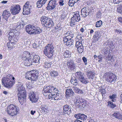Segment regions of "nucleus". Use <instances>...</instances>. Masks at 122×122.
I'll use <instances>...</instances> for the list:
<instances>
[{
	"mask_svg": "<svg viewBox=\"0 0 122 122\" xmlns=\"http://www.w3.org/2000/svg\"><path fill=\"white\" fill-rule=\"evenodd\" d=\"M44 95L45 93H48L49 99L56 100H60L63 98L62 93H60L58 89L52 86H45L43 91Z\"/></svg>",
	"mask_w": 122,
	"mask_h": 122,
	"instance_id": "f257e3e1",
	"label": "nucleus"
},
{
	"mask_svg": "<svg viewBox=\"0 0 122 122\" xmlns=\"http://www.w3.org/2000/svg\"><path fill=\"white\" fill-rule=\"evenodd\" d=\"M15 78L12 77L10 74L8 75L6 77L3 78L2 80V84L7 87H11L15 83Z\"/></svg>",
	"mask_w": 122,
	"mask_h": 122,
	"instance_id": "f03ea898",
	"label": "nucleus"
},
{
	"mask_svg": "<svg viewBox=\"0 0 122 122\" xmlns=\"http://www.w3.org/2000/svg\"><path fill=\"white\" fill-rule=\"evenodd\" d=\"M54 49L52 45L49 44L46 46L43 51L44 53L48 58H52Z\"/></svg>",
	"mask_w": 122,
	"mask_h": 122,
	"instance_id": "7ed1b4c3",
	"label": "nucleus"
},
{
	"mask_svg": "<svg viewBox=\"0 0 122 122\" xmlns=\"http://www.w3.org/2000/svg\"><path fill=\"white\" fill-rule=\"evenodd\" d=\"M38 71L33 70L29 72H27L25 75V77L31 81H36L37 80L38 76Z\"/></svg>",
	"mask_w": 122,
	"mask_h": 122,
	"instance_id": "20e7f679",
	"label": "nucleus"
},
{
	"mask_svg": "<svg viewBox=\"0 0 122 122\" xmlns=\"http://www.w3.org/2000/svg\"><path fill=\"white\" fill-rule=\"evenodd\" d=\"M19 108L13 104L8 107L7 112L9 115L11 116L16 115L18 113Z\"/></svg>",
	"mask_w": 122,
	"mask_h": 122,
	"instance_id": "39448f33",
	"label": "nucleus"
},
{
	"mask_svg": "<svg viewBox=\"0 0 122 122\" xmlns=\"http://www.w3.org/2000/svg\"><path fill=\"white\" fill-rule=\"evenodd\" d=\"M80 20V17L79 12H75L73 15V16L71 18V21L70 22V25L71 26L75 25L77 22H79Z\"/></svg>",
	"mask_w": 122,
	"mask_h": 122,
	"instance_id": "423d86ee",
	"label": "nucleus"
},
{
	"mask_svg": "<svg viewBox=\"0 0 122 122\" xmlns=\"http://www.w3.org/2000/svg\"><path fill=\"white\" fill-rule=\"evenodd\" d=\"M18 99L21 105H22L25 102L26 99V94L25 91H23L19 92L17 94Z\"/></svg>",
	"mask_w": 122,
	"mask_h": 122,
	"instance_id": "0eeeda50",
	"label": "nucleus"
},
{
	"mask_svg": "<svg viewBox=\"0 0 122 122\" xmlns=\"http://www.w3.org/2000/svg\"><path fill=\"white\" fill-rule=\"evenodd\" d=\"M105 76L107 81L110 83L114 82L117 78L116 76L111 72H106L105 74Z\"/></svg>",
	"mask_w": 122,
	"mask_h": 122,
	"instance_id": "6e6552de",
	"label": "nucleus"
},
{
	"mask_svg": "<svg viewBox=\"0 0 122 122\" xmlns=\"http://www.w3.org/2000/svg\"><path fill=\"white\" fill-rule=\"evenodd\" d=\"M75 74L78 79L82 83L86 84L88 82L86 78L84 77L85 76L83 73L81 71L76 72Z\"/></svg>",
	"mask_w": 122,
	"mask_h": 122,
	"instance_id": "1a4fd4ad",
	"label": "nucleus"
},
{
	"mask_svg": "<svg viewBox=\"0 0 122 122\" xmlns=\"http://www.w3.org/2000/svg\"><path fill=\"white\" fill-rule=\"evenodd\" d=\"M69 36H66L63 37V41L64 43H66V45L67 46L71 47L73 46L74 40L71 37H69Z\"/></svg>",
	"mask_w": 122,
	"mask_h": 122,
	"instance_id": "9d476101",
	"label": "nucleus"
},
{
	"mask_svg": "<svg viewBox=\"0 0 122 122\" xmlns=\"http://www.w3.org/2000/svg\"><path fill=\"white\" fill-rule=\"evenodd\" d=\"M58 3L56 0H51L49 1L46 8L47 10H51L56 7Z\"/></svg>",
	"mask_w": 122,
	"mask_h": 122,
	"instance_id": "9b49d317",
	"label": "nucleus"
},
{
	"mask_svg": "<svg viewBox=\"0 0 122 122\" xmlns=\"http://www.w3.org/2000/svg\"><path fill=\"white\" fill-rule=\"evenodd\" d=\"M31 8V6L29 4V2H27L24 5L23 14L24 15H28L30 13V10Z\"/></svg>",
	"mask_w": 122,
	"mask_h": 122,
	"instance_id": "f8f14e48",
	"label": "nucleus"
},
{
	"mask_svg": "<svg viewBox=\"0 0 122 122\" xmlns=\"http://www.w3.org/2000/svg\"><path fill=\"white\" fill-rule=\"evenodd\" d=\"M20 10V6L19 5H15L12 6L10 10L12 14L15 15L18 14Z\"/></svg>",
	"mask_w": 122,
	"mask_h": 122,
	"instance_id": "ddd939ff",
	"label": "nucleus"
},
{
	"mask_svg": "<svg viewBox=\"0 0 122 122\" xmlns=\"http://www.w3.org/2000/svg\"><path fill=\"white\" fill-rule=\"evenodd\" d=\"M13 39L9 40V42H8L7 45V46L9 48L15 47L16 46V42L17 41L18 39L13 37Z\"/></svg>",
	"mask_w": 122,
	"mask_h": 122,
	"instance_id": "4468645a",
	"label": "nucleus"
},
{
	"mask_svg": "<svg viewBox=\"0 0 122 122\" xmlns=\"http://www.w3.org/2000/svg\"><path fill=\"white\" fill-rule=\"evenodd\" d=\"M29 98L30 101L32 102L35 103L37 102L38 99L37 95L32 92L29 94Z\"/></svg>",
	"mask_w": 122,
	"mask_h": 122,
	"instance_id": "2eb2a0df",
	"label": "nucleus"
},
{
	"mask_svg": "<svg viewBox=\"0 0 122 122\" xmlns=\"http://www.w3.org/2000/svg\"><path fill=\"white\" fill-rule=\"evenodd\" d=\"M76 102L80 103L79 106L80 107L82 108L86 106V101L85 100L82 98L81 97L80 98L76 100Z\"/></svg>",
	"mask_w": 122,
	"mask_h": 122,
	"instance_id": "dca6fc26",
	"label": "nucleus"
},
{
	"mask_svg": "<svg viewBox=\"0 0 122 122\" xmlns=\"http://www.w3.org/2000/svg\"><path fill=\"white\" fill-rule=\"evenodd\" d=\"M35 26L31 25H27L26 28V32L29 34H33V31L35 30Z\"/></svg>",
	"mask_w": 122,
	"mask_h": 122,
	"instance_id": "f3484780",
	"label": "nucleus"
},
{
	"mask_svg": "<svg viewBox=\"0 0 122 122\" xmlns=\"http://www.w3.org/2000/svg\"><path fill=\"white\" fill-rule=\"evenodd\" d=\"M81 12L82 17H85L89 15L90 10L88 8L84 7L81 9Z\"/></svg>",
	"mask_w": 122,
	"mask_h": 122,
	"instance_id": "a211bd4d",
	"label": "nucleus"
},
{
	"mask_svg": "<svg viewBox=\"0 0 122 122\" xmlns=\"http://www.w3.org/2000/svg\"><path fill=\"white\" fill-rule=\"evenodd\" d=\"M74 93L72 89L68 88L66 90V96L67 99L74 96Z\"/></svg>",
	"mask_w": 122,
	"mask_h": 122,
	"instance_id": "6ab92c4d",
	"label": "nucleus"
},
{
	"mask_svg": "<svg viewBox=\"0 0 122 122\" xmlns=\"http://www.w3.org/2000/svg\"><path fill=\"white\" fill-rule=\"evenodd\" d=\"M10 12L6 10L4 11L2 14V17L4 20L7 21L8 18L10 16Z\"/></svg>",
	"mask_w": 122,
	"mask_h": 122,
	"instance_id": "aec40b11",
	"label": "nucleus"
},
{
	"mask_svg": "<svg viewBox=\"0 0 122 122\" xmlns=\"http://www.w3.org/2000/svg\"><path fill=\"white\" fill-rule=\"evenodd\" d=\"M63 112L69 115L71 112L72 109H71V107L69 106L66 105L63 107Z\"/></svg>",
	"mask_w": 122,
	"mask_h": 122,
	"instance_id": "412c9836",
	"label": "nucleus"
},
{
	"mask_svg": "<svg viewBox=\"0 0 122 122\" xmlns=\"http://www.w3.org/2000/svg\"><path fill=\"white\" fill-rule=\"evenodd\" d=\"M67 67L70 69L72 68H74L75 66V65L73 62L72 59L71 58H69L67 60Z\"/></svg>",
	"mask_w": 122,
	"mask_h": 122,
	"instance_id": "4be33fe9",
	"label": "nucleus"
},
{
	"mask_svg": "<svg viewBox=\"0 0 122 122\" xmlns=\"http://www.w3.org/2000/svg\"><path fill=\"white\" fill-rule=\"evenodd\" d=\"M50 19V18L46 16L42 17L41 18V21L42 24L44 25V26L45 24L47 23L48 21H49Z\"/></svg>",
	"mask_w": 122,
	"mask_h": 122,
	"instance_id": "5701e85b",
	"label": "nucleus"
},
{
	"mask_svg": "<svg viewBox=\"0 0 122 122\" xmlns=\"http://www.w3.org/2000/svg\"><path fill=\"white\" fill-rule=\"evenodd\" d=\"M16 87L17 90L18 92L23 91H25L24 90L25 88L22 85L21 83L18 82V84L16 85Z\"/></svg>",
	"mask_w": 122,
	"mask_h": 122,
	"instance_id": "b1692460",
	"label": "nucleus"
},
{
	"mask_svg": "<svg viewBox=\"0 0 122 122\" xmlns=\"http://www.w3.org/2000/svg\"><path fill=\"white\" fill-rule=\"evenodd\" d=\"M22 58L23 60H25L29 58H31V56L29 52L26 51L24 52L22 55Z\"/></svg>",
	"mask_w": 122,
	"mask_h": 122,
	"instance_id": "393cba45",
	"label": "nucleus"
},
{
	"mask_svg": "<svg viewBox=\"0 0 122 122\" xmlns=\"http://www.w3.org/2000/svg\"><path fill=\"white\" fill-rule=\"evenodd\" d=\"M40 59V57L38 55H35L34 56L33 59V63H38V64L40 63L41 61Z\"/></svg>",
	"mask_w": 122,
	"mask_h": 122,
	"instance_id": "a878e982",
	"label": "nucleus"
},
{
	"mask_svg": "<svg viewBox=\"0 0 122 122\" xmlns=\"http://www.w3.org/2000/svg\"><path fill=\"white\" fill-rule=\"evenodd\" d=\"M101 36V35L97 31H96L94 33L93 36V38L96 41L98 40V39L100 38Z\"/></svg>",
	"mask_w": 122,
	"mask_h": 122,
	"instance_id": "bb28decb",
	"label": "nucleus"
},
{
	"mask_svg": "<svg viewBox=\"0 0 122 122\" xmlns=\"http://www.w3.org/2000/svg\"><path fill=\"white\" fill-rule=\"evenodd\" d=\"M70 81L72 84L76 85L78 84V80H77L76 77L74 76H72Z\"/></svg>",
	"mask_w": 122,
	"mask_h": 122,
	"instance_id": "cd10ccee",
	"label": "nucleus"
},
{
	"mask_svg": "<svg viewBox=\"0 0 122 122\" xmlns=\"http://www.w3.org/2000/svg\"><path fill=\"white\" fill-rule=\"evenodd\" d=\"M14 30H12V31H11V32H9L8 36V39L9 40H10L11 39H13V37H14L15 38L17 39V37H16L15 36V35L14 34V33L13 32H13V31Z\"/></svg>",
	"mask_w": 122,
	"mask_h": 122,
	"instance_id": "c85d7f7f",
	"label": "nucleus"
},
{
	"mask_svg": "<svg viewBox=\"0 0 122 122\" xmlns=\"http://www.w3.org/2000/svg\"><path fill=\"white\" fill-rule=\"evenodd\" d=\"M53 22L51 19L49 21H48L47 23L46 24H45L44 26L46 27L50 28L53 25Z\"/></svg>",
	"mask_w": 122,
	"mask_h": 122,
	"instance_id": "c756f323",
	"label": "nucleus"
},
{
	"mask_svg": "<svg viewBox=\"0 0 122 122\" xmlns=\"http://www.w3.org/2000/svg\"><path fill=\"white\" fill-rule=\"evenodd\" d=\"M113 115L117 118L120 120H122V115L120 113L115 112Z\"/></svg>",
	"mask_w": 122,
	"mask_h": 122,
	"instance_id": "7c9ffc66",
	"label": "nucleus"
},
{
	"mask_svg": "<svg viewBox=\"0 0 122 122\" xmlns=\"http://www.w3.org/2000/svg\"><path fill=\"white\" fill-rule=\"evenodd\" d=\"M50 73L51 76L53 77H56L58 75V72L55 71H51Z\"/></svg>",
	"mask_w": 122,
	"mask_h": 122,
	"instance_id": "2f4dec72",
	"label": "nucleus"
},
{
	"mask_svg": "<svg viewBox=\"0 0 122 122\" xmlns=\"http://www.w3.org/2000/svg\"><path fill=\"white\" fill-rule=\"evenodd\" d=\"M35 30L33 31V34H40L42 32V30L39 28H36L35 27Z\"/></svg>",
	"mask_w": 122,
	"mask_h": 122,
	"instance_id": "473e14b6",
	"label": "nucleus"
},
{
	"mask_svg": "<svg viewBox=\"0 0 122 122\" xmlns=\"http://www.w3.org/2000/svg\"><path fill=\"white\" fill-rule=\"evenodd\" d=\"M24 23V22L22 21H21L17 23V27H16V30H17V29L16 28H17L18 29H22V28L23 27V24Z\"/></svg>",
	"mask_w": 122,
	"mask_h": 122,
	"instance_id": "72a5a7b5",
	"label": "nucleus"
},
{
	"mask_svg": "<svg viewBox=\"0 0 122 122\" xmlns=\"http://www.w3.org/2000/svg\"><path fill=\"white\" fill-rule=\"evenodd\" d=\"M71 52L68 51H66L63 54L64 56L66 58L69 57L71 56Z\"/></svg>",
	"mask_w": 122,
	"mask_h": 122,
	"instance_id": "f704fd0d",
	"label": "nucleus"
},
{
	"mask_svg": "<svg viewBox=\"0 0 122 122\" xmlns=\"http://www.w3.org/2000/svg\"><path fill=\"white\" fill-rule=\"evenodd\" d=\"M69 36V37H71L72 38L74 36V33L71 31H68L64 35L65 36Z\"/></svg>",
	"mask_w": 122,
	"mask_h": 122,
	"instance_id": "c9c22d12",
	"label": "nucleus"
},
{
	"mask_svg": "<svg viewBox=\"0 0 122 122\" xmlns=\"http://www.w3.org/2000/svg\"><path fill=\"white\" fill-rule=\"evenodd\" d=\"M108 105L112 109L114 108L116 106L115 104L111 101H109L108 102Z\"/></svg>",
	"mask_w": 122,
	"mask_h": 122,
	"instance_id": "e433bc0d",
	"label": "nucleus"
},
{
	"mask_svg": "<svg viewBox=\"0 0 122 122\" xmlns=\"http://www.w3.org/2000/svg\"><path fill=\"white\" fill-rule=\"evenodd\" d=\"M37 6L38 8L41 7L44 5V3L41 0L37 1L36 3Z\"/></svg>",
	"mask_w": 122,
	"mask_h": 122,
	"instance_id": "4c0bfd02",
	"label": "nucleus"
},
{
	"mask_svg": "<svg viewBox=\"0 0 122 122\" xmlns=\"http://www.w3.org/2000/svg\"><path fill=\"white\" fill-rule=\"evenodd\" d=\"M81 46H83L81 42L77 41L76 42L75 47L77 48L81 47Z\"/></svg>",
	"mask_w": 122,
	"mask_h": 122,
	"instance_id": "58836bf2",
	"label": "nucleus"
},
{
	"mask_svg": "<svg viewBox=\"0 0 122 122\" xmlns=\"http://www.w3.org/2000/svg\"><path fill=\"white\" fill-rule=\"evenodd\" d=\"M107 43L109 46L110 47H113L114 46L113 42L111 40H109L107 41Z\"/></svg>",
	"mask_w": 122,
	"mask_h": 122,
	"instance_id": "ea45409f",
	"label": "nucleus"
},
{
	"mask_svg": "<svg viewBox=\"0 0 122 122\" xmlns=\"http://www.w3.org/2000/svg\"><path fill=\"white\" fill-rule=\"evenodd\" d=\"M62 28L59 25V26H57L56 27H55V31L56 32H60V31L61 30Z\"/></svg>",
	"mask_w": 122,
	"mask_h": 122,
	"instance_id": "a19ab883",
	"label": "nucleus"
},
{
	"mask_svg": "<svg viewBox=\"0 0 122 122\" xmlns=\"http://www.w3.org/2000/svg\"><path fill=\"white\" fill-rule=\"evenodd\" d=\"M102 22L101 20L97 21L96 23V26L97 27H100L102 25Z\"/></svg>",
	"mask_w": 122,
	"mask_h": 122,
	"instance_id": "79ce46f5",
	"label": "nucleus"
},
{
	"mask_svg": "<svg viewBox=\"0 0 122 122\" xmlns=\"http://www.w3.org/2000/svg\"><path fill=\"white\" fill-rule=\"evenodd\" d=\"M51 62H46L45 63L44 66L46 68H49L51 67Z\"/></svg>",
	"mask_w": 122,
	"mask_h": 122,
	"instance_id": "37998d69",
	"label": "nucleus"
},
{
	"mask_svg": "<svg viewBox=\"0 0 122 122\" xmlns=\"http://www.w3.org/2000/svg\"><path fill=\"white\" fill-rule=\"evenodd\" d=\"M75 2L74 0H69L68 2L69 5L71 6H73L75 3H76V2Z\"/></svg>",
	"mask_w": 122,
	"mask_h": 122,
	"instance_id": "c03bdc74",
	"label": "nucleus"
},
{
	"mask_svg": "<svg viewBox=\"0 0 122 122\" xmlns=\"http://www.w3.org/2000/svg\"><path fill=\"white\" fill-rule=\"evenodd\" d=\"M77 49L78 53H81L83 51V46H81V47L77 48Z\"/></svg>",
	"mask_w": 122,
	"mask_h": 122,
	"instance_id": "a18cd8bd",
	"label": "nucleus"
},
{
	"mask_svg": "<svg viewBox=\"0 0 122 122\" xmlns=\"http://www.w3.org/2000/svg\"><path fill=\"white\" fill-rule=\"evenodd\" d=\"M82 114L79 113L75 115L74 117L76 119L81 120Z\"/></svg>",
	"mask_w": 122,
	"mask_h": 122,
	"instance_id": "49530a36",
	"label": "nucleus"
},
{
	"mask_svg": "<svg viewBox=\"0 0 122 122\" xmlns=\"http://www.w3.org/2000/svg\"><path fill=\"white\" fill-rule=\"evenodd\" d=\"M87 118V117L84 114H82V116L81 117V120L84 121L86 120Z\"/></svg>",
	"mask_w": 122,
	"mask_h": 122,
	"instance_id": "de8ad7c7",
	"label": "nucleus"
},
{
	"mask_svg": "<svg viewBox=\"0 0 122 122\" xmlns=\"http://www.w3.org/2000/svg\"><path fill=\"white\" fill-rule=\"evenodd\" d=\"M33 48L35 49H37L39 48V46L38 44H37L36 43H34L33 44Z\"/></svg>",
	"mask_w": 122,
	"mask_h": 122,
	"instance_id": "09e8293b",
	"label": "nucleus"
},
{
	"mask_svg": "<svg viewBox=\"0 0 122 122\" xmlns=\"http://www.w3.org/2000/svg\"><path fill=\"white\" fill-rule=\"evenodd\" d=\"M83 62L86 65L87 64V60L86 58L84 57H83L82 58Z\"/></svg>",
	"mask_w": 122,
	"mask_h": 122,
	"instance_id": "8fccbe9b",
	"label": "nucleus"
},
{
	"mask_svg": "<svg viewBox=\"0 0 122 122\" xmlns=\"http://www.w3.org/2000/svg\"><path fill=\"white\" fill-rule=\"evenodd\" d=\"M28 60L29 61V63L30 64V66L34 65L33 62V59H32L31 58V59L29 58V59H28Z\"/></svg>",
	"mask_w": 122,
	"mask_h": 122,
	"instance_id": "3c124183",
	"label": "nucleus"
},
{
	"mask_svg": "<svg viewBox=\"0 0 122 122\" xmlns=\"http://www.w3.org/2000/svg\"><path fill=\"white\" fill-rule=\"evenodd\" d=\"M25 60V64L27 66H30V64H29L28 59H26Z\"/></svg>",
	"mask_w": 122,
	"mask_h": 122,
	"instance_id": "603ef678",
	"label": "nucleus"
},
{
	"mask_svg": "<svg viewBox=\"0 0 122 122\" xmlns=\"http://www.w3.org/2000/svg\"><path fill=\"white\" fill-rule=\"evenodd\" d=\"M58 2L61 6H62L64 5V1L63 0H61Z\"/></svg>",
	"mask_w": 122,
	"mask_h": 122,
	"instance_id": "864d4df0",
	"label": "nucleus"
},
{
	"mask_svg": "<svg viewBox=\"0 0 122 122\" xmlns=\"http://www.w3.org/2000/svg\"><path fill=\"white\" fill-rule=\"evenodd\" d=\"M116 95L115 94H113L112 96H109V98L111 99H114L116 97Z\"/></svg>",
	"mask_w": 122,
	"mask_h": 122,
	"instance_id": "5fc2aeb1",
	"label": "nucleus"
},
{
	"mask_svg": "<svg viewBox=\"0 0 122 122\" xmlns=\"http://www.w3.org/2000/svg\"><path fill=\"white\" fill-rule=\"evenodd\" d=\"M99 91L100 92H101L102 96H103V95L105 94L106 93L105 90L104 89H101Z\"/></svg>",
	"mask_w": 122,
	"mask_h": 122,
	"instance_id": "6e6d98bb",
	"label": "nucleus"
},
{
	"mask_svg": "<svg viewBox=\"0 0 122 122\" xmlns=\"http://www.w3.org/2000/svg\"><path fill=\"white\" fill-rule=\"evenodd\" d=\"M101 14V13L100 11H98L96 14V16L98 18H99L100 17Z\"/></svg>",
	"mask_w": 122,
	"mask_h": 122,
	"instance_id": "4d7b16f0",
	"label": "nucleus"
},
{
	"mask_svg": "<svg viewBox=\"0 0 122 122\" xmlns=\"http://www.w3.org/2000/svg\"><path fill=\"white\" fill-rule=\"evenodd\" d=\"M97 58L99 59L98 61L99 62L102 61V58L101 55H100L97 56Z\"/></svg>",
	"mask_w": 122,
	"mask_h": 122,
	"instance_id": "13d9d810",
	"label": "nucleus"
},
{
	"mask_svg": "<svg viewBox=\"0 0 122 122\" xmlns=\"http://www.w3.org/2000/svg\"><path fill=\"white\" fill-rule=\"evenodd\" d=\"M46 105H43L41 107V108L42 110L43 111H44V110L45 109V108H46Z\"/></svg>",
	"mask_w": 122,
	"mask_h": 122,
	"instance_id": "bf43d9fd",
	"label": "nucleus"
},
{
	"mask_svg": "<svg viewBox=\"0 0 122 122\" xmlns=\"http://www.w3.org/2000/svg\"><path fill=\"white\" fill-rule=\"evenodd\" d=\"M73 88L75 92L76 93H77L79 89L76 87H74Z\"/></svg>",
	"mask_w": 122,
	"mask_h": 122,
	"instance_id": "052dcab7",
	"label": "nucleus"
},
{
	"mask_svg": "<svg viewBox=\"0 0 122 122\" xmlns=\"http://www.w3.org/2000/svg\"><path fill=\"white\" fill-rule=\"evenodd\" d=\"M77 93L81 94L82 95L83 94V92L82 90L79 89Z\"/></svg>",
	"mask_w": 122,
	"mask_h": 122,
	"instance_id": "680f3d73",
	"label": "nucleus"
},
{
	"mask_svg": "<svg viewBox=\"0 0 122 122\" xmlns=\"http://www.w3.org/2000/svg\"><path fill=\"white\" fill-rule=\"evenodd\" d=\"M95 73H94L92 74H91V75L90 76V77L92 79H93L95 77Z\"/></svg>",
	"mask_w": 122,
	"mask_h": 122,
	"instance_id": "e2e57ef3",
	"label": "nucleus"
},
{
	"mask_svg": "<svg viewBox=\"0 0 122 122\" xmlns=\"http://www.w3.org/2000/svg\"><path fill=\"white\" fill-rule=\"evenodd\" d=\"M85 29V27H81V28L80 30V31L82 33H83Z\"/></svg>",
	"mask_w": 122,
	"mask_h": 122,
	"instance_id": "0e129e2a",
	"label": "nucleus"
},
{
	"mask_svg": "<svg viewBox=\"0 0 122 122\" xmlns=\"http://www.w3.org/2000/svg\"><path fill=\"white\" fill-rule=\"evenodd\" d=\"M118 21L122 23V17H119L118 18Z\"/></svg>",
	"mask_w": 122,
	"mask_h": 122,
	"instance_id": "69168bd1",
	"label": "nucleus"
},
{
	"mask_svg": "<svg viewBox=\"0 0 122 122\" xmlns=\"http://www.w3.org/2000/svg\"><path fill=\"white\" fill-rule=\"evenodd\" d=\"M27 87L30 89H31L32 88H33L32 86L30 85H27Z\"/></svg>",
	"mask_w": 122,
	"mask_h": 122,
	"instance_id": "338daca9",
	"label": "nucleus"
},
{
	"mask_svg": "<svg viewBox=\"0 0 122 122\" xmlns=\"http://www.w3.org/2000/svg\"><path fill=\"white\" fill-rule=\"evenodd\" d=\"M120 102L122 103V93L121 94L120 96Z\"/></svg>",
	"mask_w": 122,
	"mask_h": 122,
	"instance_id": "774afa93",
	"label": "nucleus"
}]
</instances>
